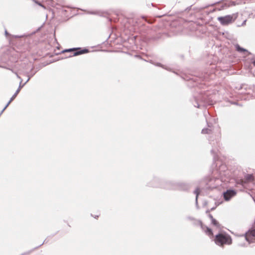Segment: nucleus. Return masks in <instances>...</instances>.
Returning a JSON list of instances; mask_svg holds the SVG:
<instances>
[{"mask_svg":"<svg viewBox=\"0 0 255 255\" xmlns=\"http://www.w3.org/2000/svg\"><path fill=\"white\" fill-rule=\"evenodd\" d=\"M234 17H218V20L223 25L228 24L232 22L234 19Z\"/></svg>","mask_w":255,"mask_h":255,"instance_id":"4","label":"nucleus"},{"mask_svg":"<svg viewBox=\"0 0 255 255\" xmlns=\"http://www.w3.org/2000/svg\"><path fill=\"white\" fill-rule=\"evenodd\" d=\"M5 34H7V32L6 31H5Z\"/></svg>","mask_w":255,"mask_h":255,"instance_id":"18","label":"nucleus"},{"mask_svg":"<svg viewBox=\"0 0 255 255\" xmlns=\"http://www.w3.org/2000/svg\"><path fill=\"white\" fill-rule=\"evenodd\" d=\"M200 189L197 188L196 189V190L194 191V193L196 195V200H197L198 196L200 193Z\"/></svg>","mask_w":255,"mask_h":255,"instance_id":"13","label":"nucleus"},{"mask_svg":"<svg viewBox=\"0 0 255 255\" xmlns=\"http://www.w3.org/2000/svg\"><path fill=\"white\" fill-rule=\"evenodd\" d=\"M215 243L220 247L225 245H230L232 243L231 237L225 233H219L216 235L214 239Z\"/></svg>","mask_w":255,"mask_h":255,"instance_id":"1","label":"nucleus"},{"mask_svg":"<svg viewBox=\"0 0 255 255\" xmlns=\"http://www.w3.org/2000/svg\"><path fill=\"white\" fill-rule=\"evenodd\" d=\"M236 49L238 51H239V52L247 51V50L246 49L241 47L238 44L236 45Z\"/></svg>","mask_w":255,"mask_h":255,"instance_id":"9","label":"nucleus"},{"mask_svg":"<svg viewBox=\"0 0 255 255\" xmlns=\"http://www.w3.org/2000/svg\"><path fill=\"white\" fill-rule=\"evenodd\" d=\"M209 217L210 218L211 220V223L213 226L216 227L217 228H220V225L219 223L216 219H215L213 218V216L211 214H209Z\"/></svg>","mask_w":255,"mask_h":255,"instance_id":"8","label":"nucleus"},{"mask_svg":"<svg viewBox=\"0 0 255 255\" xmlns=\"http://www.w3.org/2000/svg\"><path fill=\"white\" fill-rule=\"evenodd\" d=\"M147 17H144V16L141 17V18L143 20H145V21H146V20H147Z\"/></svg>","mask_w":255,"mask_h":255,"instance_id":"14","label":"nucleus"},{"mask_svg":"<svg viewBox=\"0 0 255 255\" xmlns=\"http://www.w3.org/2000/svg\"><path fill=\"white\" fill-rule=\"evenodd\" d=\"M200 225L202 229L206 233V234L210 238H213V233L212 230L208 227L203 225L201 222H200Z\"/></svg>","mask_w":255,"mask_h":255,"instance_id":"7","label":"nucleus"},{"mask_svg":"<svg viewBox=\"0 0 255 255\" xmlns=\"http://www.w3.org/2000/svg\"><path fill=\"white\" fill-rule=\"evenodd\" d=\"M19 92V90H17L15 93L13 95V96L11 98L10 101L8 102V104H9L13 99L16 97L18 93Z\"/></svg>","mask_w":255,"mask_h":255,"instance_id":"12","label":"nucleus"},{"mask_svg":"<svg viewBox=\"0 0 255 255\" xmlns=\"http://www.w3.org/2000/svg\"><path fill=\"white\" fill-rule=\"evenodd\" d=\"M34 1L37 4H38V5L41 6H43L41 3H40V2H39L37 1Z\"/></svg>","mask_w":255,"mask_h":255,"instance_id":"15","label":"nucleus"},{"mask_svg":"<svg viewBox=\"0 0 255 255\" xmlns=\"http://www.w3.org/2000/svg\"><path fill=\"white\" fill-rule=\"evenodd\" d=\"M253 64L254 66H255V60L253 62Z\"/></svg>","mask_w":255,"mask_h":255,"instance_id":"17","label":"nucleus"},{"mask_svg":"<svg viewBox=\"0 0 255 255\" xmlns=\"http://www.w3.org/2000/svg\"><path fill=\"white\" fill-rule=\"evenodd\" d=\"M245 179L247 180H254V176L253 174H247L245 176Z\"/></svg>","mask_w":255,"mask_h":255,"instance_id":"10","label":"nucleus"},{"mask_svg":"<svg viewBox=\"0 0 255 255\" xmlns=\"http://www.w3.org/2000/svg\"><path fill=\"white\" fill-rule=\"evenodd\" d=\"M91 14H97L98 13H96V12H92Z\"/></svg>","mask_w":255,"mask_h":255,"instance_id":"16","label":"nucleus"},{"mask_svg":"<svg viewBox=\"0 0 255 255\" xmlns=\"http://www.w3.org/2000/svg\"><path fill=\"white\" fill-rule=\"evenodd\" d=\"M210 132H211V130L208 128H204L202 130V133L203 134L210 133Z\"/></svg>","mask_w":255,"mask_h":255,"instance_id":"11","label":"nucleus"},{"mask_svg":"<svg viewBox=\"0 0 255 255\" xmlns=\"http://www.w3.org/2000/svg\"><path fill=\"white\" fill-rule=\"evenodd\" d=\"M246 239L249 243L253 242L255 241V229L249 231L246 234Z\"/></svg>","mask_w":255,"mask_h":255,"instance_id":"3","label":"nucleus"},{"mask_svg":"<svg viewBox=\"0 0 255 255\" xmlns=\"http://www.w3.org/2000/svg\"><path fill=\"white\" fill-rule=\"evenodd\" d=\"M225 6H224L223 4H218L215 6H211L210 7H208L207 8V10L206 11V12L209 11V12H214L216 11H220L221 9H223Z\"/></svg>","mask_w":255,"mask_h":255,"instance_id":"6","label":"nucleus"},{"mask_svg":"<svg viewBox=\"0 0 255 255\" xmlns=\"http://www.w3.org/2000/svg\"><path fill=\"white\" fill-rule=\"evenodd\" d=\"M88 52V50L86 49H82L81 48H70L65 49V54L70 53L71 54L69 56H77L83 54Z\"/></svg>","mask_w":255,"mask_h":255,"instance_id":"2","label":"nucleus"},{"mask_svg":"<svg viewBox=\"0 0 255 255\" xmlns=\"http://www.w3.org/2000/svg\"><path fill=\"white\" fill-rule=\"evenodd\" d=\"M236 192L233 190H228L224 193V197L225 200L229 201L230 199L235 196Z\"/></svg>","mask_w":255,"mask_h":255,"instance_id":"5","label":"nucleus"}]
</instances>
